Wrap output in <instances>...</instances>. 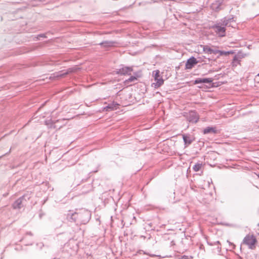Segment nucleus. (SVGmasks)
I'll list each match as a JSON object with an SVG mask.
<instances>
[{"label": "nucleus", "instance_id": "4be33fe9", "mask_svg": "<svg viewBox=\"0 0 259 259\" xmlns=\"http://www.w3.org/2000/svg\"><path fill=\"white\" fill-rule=\"evenodd\" d=\"M257 176H258V177L259 178V174Z\"/></svg>", "mask_w": 259, "mask_h": 259}, {"label": "nucleus", "instance_id": "6e6552de", "mask_svg": "<svg viewBox=\"0 0 259 259\" xmlns=\"http://www.w3.org/2000/svg\"><path fill=\"white\" fill-rule=\"evenodd\" d=\"M119 105L115 102L109 104L108 106L104 107V109L106 111H110L116 110L118 108Z\"/></svg>", "mask_w": 259, "mask_h": 259}, {"label": "nucleus", "instance_id": "f257e3e1", "mask_svg": "<svg viewBox=\"0 0 259 259\" xmlns=\"http://www.w3.org/2000/svg\"><path fill=\"white\" fill-rule=\"evenodd\" d=\"M229 21V19L225 18L211 27L218 36L224 37L226 35V27L228 26Z\"/></svg>", "mask_w": 259, "mask_h": 259}, {"label": "nucleus", "instance_id": "4468645a", "mask_svg": "<svg viewBox=\"0 0 259 259\" xmlns=\"http://www.w3.org/2000/svg\"><path fill=\"white\" fill-rule=\"evenodd\" d=\"M233 53H234L233 51L225 52V51L216 50V54H219L220 56H223V55L227 56L229 54H232Z\"/></svg>", "mask_w": 259, "mask_h": 259}, {"label": "nucleus", "instance_id": "9d476101", "mask_svg": "<svg viewBox=\"0 0 259 259\" xmlns=\"http://www.w3.org/2000/svg\"><path fill=\"white\" fill-rule=\"evenodd\" d=\"M77 68L76 67L69 68L66 70V71H65L64 73H60V74L58 75L57 76V77H64L66 75H67L68 74L75 72L77 70Z\"/></svg>", "mask_w": 259, "mask_h": 259}, {"label": "nucleus", "instance_id": "39448f33", "mask_svg": "<svg viewBox=\"0 0 259 259\" xmlns=\"http://www.w3.org/2000/svg\"><path fill=\"white\" fill-rule=\"evenodd\" d=\"M198 63L196 59L194 57L189 58L186 62L185 64V68L186 69H191L195 65Z\"/></svg>", "mask_w": 259, "mask_h": 259}, {"label": "nucleus", "instance_id": "7ed1b4c3", "mask_svg": "<svg viewBox=\"0 0 259 259\" xmlns=\"http://www.w3.org/2000/svg\"><path fill=\"white\" fill-rule=\"evenodd\" d=\"M159 72L158 70H155L153 72L154 76V79L156 81V82L153 83V84L155 88L160 87L164 82L163 79L159 75Z\"/></svg>", "mask_w": 259, "mask_h": 259}, {"label": "nucleus", "instance_id": "a211bd4d", "mask_svg": "<svg viewBox=\"0 0 259 259\" xmlns=\"http://www.w3.org/2000/svg\"><path fill=\"white\" fill-rule=\"evenodd\" d=\"M189 137L186 136H183V140L186 144L188 143L190 144L191 143V141L190 140H188Z\"/></svg>", "mask_w": 259, "mask_h": 259}, {"label": "nucleus", "instance_id": "f03ea898", "mask_svg": "<svg viewBox=\"0 0 259 259\" xmlns=\"http://www.w3.org/2000/svg\"><path fill=\"white\" fill-rule=\"evenodd\" d=\"M257 240L251 234H247L243 239L242 244L246 245L249 249H254L256 247Z\"/></svg>", "mask_w": 259, "mask_h": 259}, {"label": "nucleus", "instance_id": "6ab92c4d", "mask_svg": "<svg viewBox=\"0 0 259 259\" xmlns=\"http://www.w3.org/2000/svg\"><path fill=\"white\" fill-rule=\"evenodd\" d=\"M227 242H228L231 245H232L233 246H234L232 243H231L230 241H229L228 240L227 241Z\"/></svg>", "mask_w": 259, "mask_h": 259}, {"label": "nucleus", "instance_id": "ddd939ff", "mask_svg": "<svg viewBox=\"0 0 259 259\" xmlns=\"http://www.w3.org/2000/svg\"><path fill=\"white\" fill-rule=\"evenodd\" d=\"M138 76H132L128 79L125 80L124 82L125 85H128V83L131 82L135 81L137 80Z\"/></svg>", "mask_w": 259, "mask_h": 259}, {"label": "nucleus", "instance_id": "dca6fc26", "mask_svg": "<svg viewBox=\"0 0 259 259\" xmlns=\"http://www.w3.org/2000/svg\"><path fill=\"white\" fill-rule=\"evenodd\" d=\"M201 163H197L195 165H194L193 169L195 171L197 172L198 171L201 169Z\"/></svg>", "mask_w": 259, "mask_h": 259}, {"label": "nucleus", "instance_id": "f3484780", "mask_svg": "<svg viewBox=\"0 0 259 259\" xmlns=\"http://www.w3.org/2000/svg\"><path fill=\"white\" fill-rule=\"evenodd\" d=\"M101 45H104L105 47L113 46L114 42L112 41H105L100 44Z\"/></svg>", "mask_w": 259, "mask_h": 259}, {"label": "nucleus", "instance_id": "423d86ee", "mask_svg": "<svg viewBox=\"0 0 259 259\" xmlns=\"http://www.w3.org/2000/svg\"><path fill=\"white\" fill-rule=\"evenodd\" d=\"M199 117L195 111H191L189 113L188 120L189 122L196 123L198 121Z\"/></svg>", "mask_w": 259, "mask_h": 259}, {"label": "nucleus", "instance_id": "9b49d317", "mask_svg": "<svg viewBox=\"0 0 259 259\" xmlns=\"http://www.w3.org/2000/svg\"><path fill=\"white\" fill-rule=\"evenodd\" d=\"M211 81L210 78H198L195 80V83H209Z\"/></svg>", "mask_w": 259, "mask_h": 259}, {"label": "nucleus", "instance_id": "1a4fd4ad", "mask_svg": "<svg viewBox=\"0 0 259 259\" xmlns=\"http://www.w3.org/2000/svg\"><path fill=\"white\" fill-rule=\"evenodd\" d=\"M201 47L203 48V52L208 54H216V50L211 49L208 46L201 45Z\"/></svg>", "mask_w": 259, "mask_h": 259}, {"label": "nucleus", "instance_id": "f8f14e48", "mask_svg": "<svg viewBox=\"0 0 259 259\" xmlns=\"http://www.w3.org/2000/svg\"><path fill=\"white\" fill-rule=\"evenodd\" d=\"M210 133H216L217 131L214 127H207L203 130V133L205 134Z\"/></svg>", "mask_w": 259, "mask_h": 259}, {"label": "nucleus", "instance_id": "20e7f679", "mask_svg": "<svg viewBox=\"0 0 259 259\" xmlns=\"http://www.w3.org/2000/svg\"><path fill=\"white\" fill-rule=\"evenodd\" d=\"M133 71L132 67L123 66L117 71V73L122 75H130Z\"/></svg>", "mask_w": 259, "mask_h": 259}, {"label": "nucleus", "instance_id": "aec40b11", "mask_svg": "<svg viewBox=\"0 0 259 259\" xmlns=\"http://www.w3.org/2000/svg\"><path fill=\"white\" fill-rule=\"evenodd\" d=\"M217 243L220 244V242L219 241H217Z\"/></svg>", "mask_w": 259, "mask_h": 259}, {"label": "nucleus", "instance_id": "0eeeda50", "mask_svg": "<svg viewBox=\"0 0 259 259\" xmlns=\"http://www.w3.org/2000/svg\"><path fill=\"white\" fill-rule=\"evenodd\" d=\"M243 57L244 56L240 54H238L237 55L235 56L232 62V66L236 67L240 64V62Z\"/></svg>", "mask_w": 259, "mask_h": 259}, {"label": "nucleus", "instance_id": "2eb2a0df", "mask_svg": "<svg viewBox=\"0 0 259 259\" xmlns=\"http://www.w3.org/2000/svg\"><path fill=\"white\" fill-rule=\"evenodd\" d=\"M22 203V199L19 198L15 201L14 203L13 206L14 208H20L21 207V205Z\"/></svg>", "mask_w": 259, "mask_h": 259}, {"label": "nucleus", "instance_id": "412c9836", "mask_svg": "<svg viewBox=\"0 0 259 259\" xmlns=\"http://www.w3.org/2000/svg\"><path fill=\"white\" fill-rule=\"evenodd\" d=\"M257 76H259V73L257 74Z\"/></svg>", "mask_w": 259, "mask_h": 259}]
</instances>
